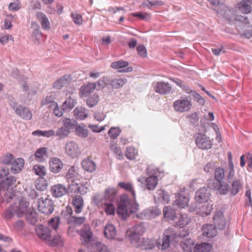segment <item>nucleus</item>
I'll use <instances>...</instances> for the list:
<instances>
[{
  "label": "nucleus",
  "mask_w": 252,
  "mask_h": 252,
  "mask_svg": "<svg viewBox=\"0 0 252 252\" xmlns=\"http://www.w3.org/2000/svg\"><path fill=\"white\" fill-rule=\"evenodd\" d=\"M101 207L104 209L107 215H114L115 213V208L111 203H108L105 201L101 203Z\"/></svg>",
  "instance_id": "44"
},
{
  "label": "nucleus",
  "mask_w": 252,
  "mask_h": 252,
  "mask_svg": "<svg viewBox=\"0 0 252 252\" xmlns=\"http://www.w3.org/2000/svg\"><path fill=\"white\" fill-rule=\"evenodd\" d=\"M213 204L209 202L198 203L194 211L197 215L203 217H206L211 214L213 209Z\"/></svg>",
  "instance_id": "10"
},
{
  "label": "nucleus",
  "mask_w": 252,
  "mask_h": 252,
  "mask_svg": "<svg viewBox=\"0 0 252 252\" xmlns=\"http://www.w3.org/2000/svg\"><path fill=\"white\" fill-rule=\"evenodd\" d=\"M92 252H109L107 247L100 242H96L91 248Z\"/></svg>",
  "instance_id": "45"
},
{
  "label": "nucleus",
  "mask_w": 252,
  "mask_h": 252,
  "mask_svg": "<svg viewBox=\"0 0 252 252\" xmlns=\"http://www.w3.org/2000/svg\"><path fill=\"white\" fill-rule=\"evenodd\" d=\"M104 234L108 239H114L116 235V229L112 224H108L104 228Z\"/></svg>",
  "instance_id": "34"
},
{
  "label": "nucleus",
  "mask_w": 252,
  "mask_h": 252,
  "mask_svg": "<svg viewBox=\"0 0 252 252\" xmlns=\"http://www.w3.org/2000/svg\"><path fill=\"white\" fill-rule=\"evenodd\" d=\"M21 7V2L19 0L10 2L8 5V9L10 11H18Z\"/></svg>",
  "instance_id": "62"
},
{
  "label": "nucleus",
  "mask_w": 252,
  "mask_h": 252,
  "mask_svg": "<svg viewBox=\"0 0 252 252\" xmlns=\"http://www.w3.org/2000/svg\"><path fill=\"white\" fill-rule=\"evenodd\" d=\"M126 82V79H114L110 82V85L115 89H118L123 86Z\"/></svg>",
  "instance_id": "52"
},
{
  "label": "nucleus",
  "mask_w": 252,
  "mask_h": 252,
  "mask_svg": "<svg viewBox=\"0 0 252 252\" xmlns=\"http://www.w3.org/2000/svg\"><path fill=\"white\" fill-rule=\"evenodd\" d=\"M192 105L191 100L189 96L182 97L174 102L173 108L177 112L184 113L189 111Z\"/></svg>",
  "instance_id": "6"
},
{
  "label": "nucleus",
  "mask_w": 252,
  "mask_h": 252,
  "mask_svg": "<svg viewBox=\"0 0 252 252\" xmlns=\"http://www.w3.org/2000/svg\"><path fill=\"white\" fill-rule=\"evenodd\" d=\"M62 122L63 126L55 131V136L59 139H63L68 136L70 133V130L75 126V121L69 118H63Z\"/></svg>",
  "instance_id": "5"
},
{
  "label": "nucleus",
  "mask_w": 252,
  "mask_h": 252,
  "mask_svg": "<svg viewBox=\"0 0 252 252\" xmlns=\"http://www.w3.org/2000/svg\"><path fill=\"white\" fill-rule=\"evenodd\" d=\"M49 169L54 173H59L63 167L62 160L57 158H52L49 161Z\"/></svg>",
  "instance_id": "18"
},
{
  "label": "nucleus",
  "mask_w": 252,
  "mask_h": 252,
  "mask_svg": "<svg viewBox=\"0 0 252 252\" xmlns=\"http://www.w3.org/2000/svg\"><path fill=\"white\" fill-rule=\"evenodd\" d=\"M110 150L114 154H115L117 159L122 160L124 158L122 150L121 148L118 146L117 144L114 142L111 143Z\"/></svg>",
  "instance_id": "40"
},
{
  "label": "nucleus",
  "mask_w": 252,
  "mask_h": 252,
  "mask_svg": "<svg viewBox=\"0 0 252 252\" xmlns=\"http://www.w3.org/2000/svg\"><path fill=\"white\" fill-rule=\"evenodd\" d=\"M46 167L40 164L34 165L32 168V171L36 175L40 178H43L46 174Z\"/></svg>",
  "instance_id": "41"
},
{
  "label": "nucleus",
  "mask_w": 252,
  "mask_h": 252,
  "mask_svg": "<svg viewBox=\"0 0 252 252\" xmlns=\"http://www.w3.org/2000/svg\"><path fill=\"white\" fill-rule=\"evenodd\" d=\"M37 207L39 211L45 214H50L54 210L52 201L48 198H39Z\"/></svg>",
  "instance_id": "9"
},
{
  "label": "nucleus",
  "mask_w": 252,
  "mask_h": 252,
  "mask_svg": "<svg viewBox=\"0 0 252 252\" xmlns=\"http://www.w3.org/2000/svg\"><path fill=\"white\" fill-rule=\"evenodd\" d=\"M222 14H219L225 18L229 22H233L236 20L235 12L233 9H230L225 6L223 9H221Z\"/></svg>",
  "instance_id": "28"
},
{
  "label": "nucleus",
  "mask_w": 252,
  "mask_h": 252,
  "mask_svg": "<svg viewBox=\"0 0 252 252\" xmlns=\"http://www.w3.org/2000/svg\"><path fill=\"white\" fill-rule=\"evenodd\" d=\"M35 231L37 235L40 239L45 241L46 243L50 241L51 232L49 228L40 225L36 227Z\"/></svg>",
  "instance_id": "17"
},
{
  "label": "nucleus",
  "mask_w": 252,
  "mask_h": 252,
  "mask_svg": "<svg viewBox=\"0 0 252 252\" xmlns=\"http://www.w3.org/2000/svg\"><path fill=\"white\" fill-rule=\"evenodd\" d=\"M22 86L23 91L27 93L28 99L31 100L32 96L36 94V91L32 90V89H30L28 84L26 82H23L22 83Z\"/></svg>",
  "instance_id": "48"
},
{
  "label": "nucleus",
  "mask_w": 252,
  "mask_h": 252,
  "mask_svg": "<svg viewBox=\"0 0 252 252\" xmlns=\"http://www.w3.org/2000/svg\"><path fill=\"white\" fill-rule=\"evenodd\" d=\"M117 193V190L114 188H108L105 191V197L109 200H112Z\"/></svg>",
  "instance_id": "59"
},
{
  "label": "nucleus",
  "mask_w": 252,
  "mask_h": 252,
  "mask_svg": "<svg viewBox=\"0 0 252 252\" xmlns=\"http://www.w3.org/2000/svg\"><path fill=\"white\" fill-rule=\"evenodd\" d=\"M53 102H56L54 101V97L51 95L47 96L45 98L43 99L41 101V104L42 105H49V108H51L53 106Z\"/></svg>",
  "instance_id": "60"
},
{
  "label": "nucleus",
  "mask_w": 252,
  "mask_h": 252,
  "mask_svg": "<svg viewBox=\"0 0 252 252\" xmlns=\"http://www.w3.org/2000/svg\"><path fill=\"white\" fill-rule=\"evenodd\" d=\"M99 101V96L96 94H94L88 98L87 99V104L90 107H93L96 105Z\"/></svg>",
  "instance_id": "49"
},
{
  "label": "nucleus",
  "mask_w": 252,
  "mask_h": 252,
  "mask_svg": "<svg viewBox=\"0 0 252 252\" xmlns=\"http://www.w3.org/2000/svg\"><path fill=\"white\" fill-rule=\"evenodd\" d=\"M125 155L128 159L133 160L135 158L137 155V151L135 148L132 147H129L127 148Z\"/></svg>",
  "instance_id": "51"
},
{
  "label": "nucleus",
  "mask_w": 252,
  "mask_h": 252,
  "mask_svg": "<svg viewBox=\"0 0 252 252\" xmlns=\"http://www.w3.org/2000/svg\"><path fill=\"white\" fill-rule=\"evenodd\" d=\"M212 249V245L203 243L198 244L194 247V252H210Z\"/></svg>",
  "instance_id": "37"
},
{
  "label": "nucleus",
  "mask_w": 252,
  "mask_h": 252,
  "mask_svg": "<svg viewBox=\"0 0 252 252\" xmlns=\"http://www.w3.org/2000/svg\"><path fill=\"white\" fill-rule=\"evenodd\" d=\"M184 191L185 189H183V192ZM189 200V197L183 194L182 191L181 190L176 195V199L173 203V205L176 206L178 208H185L188 205Z\"/></svg>",
  "instance_id": "14"
},
{
  "label": "nucleus",
  "mask_w": 252,
  "mask_h": 252,
  "mask_svg": "<svg viewBox=\"0 0 252 252\" xmlns=\"http://www.w3.org/2000/svg\"><path fill=\"white\" fill-rule=\"evenodd\" d=\"M213 220L215 225L219 229H223L226 224L223 213L221 211H217L214 216Z\"/></svg>",
  "instance_id": "19"
},
{
  "label": "nucleus",
  "mask_w": 252,
  "mask_h": 252,
  "mask_svg": "<svg viewBox=\"0 0 252 252\" xmlns=\"http://www.w3.org/2000/svg\"><path fill=\"white\" fill-rule=\"evenodd\" d=\"M75 133L81 138H86L88 136V130L83 126H77L75 127Z\"/></svg>",
  "instance_id": "47"
},
{
  "label": "nucleus",
  "mask_w": 252,
  "mask_h": 252,
  "mask_svg": "<svg viewBox=\"0 0 252 252\" xmlns=\"http://www.w3.org/2000/svg\"><path fill=\"white\" fill-rule=\"evenodd\" d=\"M35 17L40 23L43 30L48 31L50 29L51 25L49 20L45 13L41 11L37 12L35 13Z\"/></svg>",
  "instance_id": "21"
},
{
  "label": "nucleus",
  "mask_w": 252,
  "mask_h": 252,
  "mask_svg": "<svg viewBox=\"0 0 252 252\" xmlns=\"http://www.w3.org/2000/svg\"><path fill=\"white\" fill-rule=\"evenodd\" d=\"M193 245L194 243L190 239H187L181 243V246L186 252L189 251Z\"/></svg>",
  "instance_id": "54"
},
{
  "label": "nucleus",
  "mask_w": 252,
  "mask_h": 252,
  "mask_svg": "<svg viewBox=\"0 0 252 252\" xmlns=\"http://www.w3.org/2000/svg\"><path fill=\"white\" fill-rule=\"evenodd\" d=\"M60 222V218L58 217H54L49 221V225L53 229L56 230Z\"/></svg>",
  "instance_id": "64"
},
{
  "label": "nucleus",
  "mask_w": 252,
  "mask_h": 252,
  "mask_svg": "<svg viewBox=\"0 0 252 252\" xmlns=\"http://www.w3.org/2000/svg\"><path fill=\"white\" fill-rule=\"evenodd\" d=\"M157 243L158 241L155 239L140 238V240L137 241L132 245L134 247L141 249L150 250L154 248Z\"/></svg>",
  "instance_id": "13"
},
{
  "label": "nucleus",
  "mask_w": 252,
  "mask_h": 252,
  "mask_svg": "<svg viewBox=\"0 0 252 252\" xmlns=\"http://www.w3.org/2000/svg\"><path fill=\"white\" fill-rule=\"evenodd\" d=\"M71 81L70 75H65L57 79L53 84V88L61 90L63 87L67 86Z\"/></svg>",
  "instance_id": "23"
},
{
  "label": "nucleus",
  "mask_w": 252,
  "mask_h": 252,
  "mask_svg": "<svg viewBox=\"0 0 252 252\" xmlns=\"http://www.w3.org/2000/svg\"><path fill=\"white\" fill-rule=\"evenodd\" d=\"M47 156V148L45 147L40 148L36 150L35 153V159L38 162H43L45 160L44 157Z\"/></svg>",
  "instance_id": "36"
},
{
  "label": "nucleus",
  "mask_w": 252,
  "mask_h": 252,
  "mask_svg": "<svg viewBox=\"0 0 252 252\" xmlns=\"http://www.w3.org/2000/svg\"><path fill=\"white\" fill-rule=\"evenodd\" d=\"M10 105L15 111V113L23 119L30 120L32 118V113L29 108L21 105L17 106V104L15 102H13Z\"/></svg>",
  "instance_id": "8"
},
{
  "label": "nucleus",
  "mask_w": 252,
  "mask_h": 252,
  "mask_svg": "<svg viewBox=\"0 0 252 252\" xmlns=\"http://www.w3.org/2000/svg\"><path fill=\"white\" fill-rule=\"evenodd\" d=\"M25 164V161L22 158H17L13 160L11 163V171L12 173L16 174L20 172Z\"/></svg>",
  "instance_id": "27"
},
{
  "label": "nucleus",
  "mask_w": 252,
  "mask_h": 252,
  "mask_svg": "<svg viewBox=\"0 0 252 252\" xmlns=\"http://www.w3.org/2000/svg\"><path fill=\"white\" fill-rule=\"evenodd\" d=\"M8 173L7 170L2 169L0 174V201L2 203H8L16 197L15 195L14 187H15L16 178L14 176H9L4 179Z\"/></svg>",
  "instance_id": "2"
},
{
  "label": "nucleus",
  "mask_w": 252,
  "mask_h": 252,
  "mask_svg": "<svg viewBox=\"0 0 252 252\" xmlns=\"http://www.w3.org/2000/svg\"><path fill=\"white\" fill-rule=\"evenodd\" d=\"M65 151L68 156L72 158H77L81 154L78 145L73 141H68L65 146Z\"/></svg>",
  "instance_id": "12"
},
{
  "label": "nucleus",
  "mask_w": 252,
  "mask_h": 252,
  "mask_svg": "<svg viewBox=\"0 0 252 252\" xmlns=\"http://www.w3.org/2000/svg\"><path fill=\"white\" fill-rule=\"evenodd\" d=\"M76 104V101L72 97L69 96L63 104V110L72 109Z\"/></svg>",
  "instance_id": "43"
},
{
  "label": "nucleus",
  "mask_w": 252,
  "mask_h": 252,
  "mask_svg": "<svg viewBox=\"0 0 252 252\" xmlns=\"http://www.w3.org/2000/svg\"><path fill=\"white\" fill-rule=\"evenodd\" d=\"M119 186L131 193L133 199H130L127 195H121L117 210L118 215L123 220H126L130 214L136 213L139 210V205L135 202V193L133 185L130 183L120 182Z\"/></svg>",
  "instance_id": "1"
},
{
  "label": "nucleus",
  "mask_w": 252,
  "mask_h": 252,
  "mask_svg": "<svg viewBox=\"0 0 252 252\" xmlns=\"http://www.w3.org/2000/svg\"><path fill=\"white\" fill-rule=\"evenodd\" d=\"M80 236L82 243L84 245L89 244L93 240V233L88 225H84L80 232Z\"/></svg>",
  "instance_id": "16"
},
{
  "label": "nucleus",
  "mask_w": 252,
  "mask_h": 252,
  "mask_svg": "<svg viewBox=\"0 0 252 252\" xmlns=\"http://www.w3.org/2000/svg\"><path fill=\"white\" fill-rule=\"evenodd\" d=\"M70 16L73 20V22L76 25L81 26L83 24V17L82 16L78 13H72Z\"/></svg>",
  "instance_id": "58"
},
{
  "label": "nucleus",
  "mask_w": 252,
  "mask_h": 252,
  "mask_svg": "<svg viewBox=\"0 0 252 252\" xmlns=\"http://www.w3.org/2000/svg\"><path fill=\"white\" fill-rule=\"evenodd\" d=\"M51 191L53 196L60 197L67 193V189L65 186L58 184L53 186L51 188Z\"/></svg>",
  "instance_id": "24"
},
{
  "label": "nucleus",
  "mask_w": 252,
  "mask_h": 252,
  "mask_svg": "<svg viewBox=\"0 0 252 252\" xmlns=\"http://www.w3.org/2000/svg\"><path fill=\"white\" fill-rule=\"evenodd\" d=\"M195 143L197 146L202 150L210 149L212 146V142L210 138L205 135L197 133L195 136Z\"/></svg>",
  "instance_id": "11"
},
{
  "label": "nucleus",
  "mask_w": 252,
  "mask_h": 252,
  "mask_svg": "<svg viewBox=\"0 0 252 252\" xmlns=\"http://www.w3.org/2000/svg\"><path fill=\"white\" fill-rule=\"evenodd\" d=\"M190 221V219L187 214H181L180 217L178 218V220L175 221V226L180 228L184 227L189 223Z\"/></svg>",
  "instance_id": "33"
},
{
  "label": "nucleus",
  "mask_w": 252,
  "mask_h": 252,
  "mask_svg": "<svg viewBox=\"0 0 252 252\" xmlns=\"http://www.w3.org/2000/svg\"><path fill=\"white\" fill-rule=\"evenodd\" d=\"M47 243L51 246L61 245L63 244V241L60 235H57L52 240L50 238V241H48Z\"/></svg>",
  "instance_id": "63"
},
{
  "label": "nucleus",
  "mask_w": 252,
  "mask_h": 252,
  "mask_svg": "<svg viewBox=\"0 0 252 252\" xmlns=\"http://www.w3.org/2000/svg\"><path fill=\"white\" fill-rule=\"evenodd\" d=\"M128 65V63L120 60L119 61L113 62L111 64V67L114 69H121L124 67H126Z\"/></svg>",
  "instance_id": "57"
},
{
  "label": "nucleus",
  "mask_w": 252,
  "mask_h": 252,
  "mask_svg": "<svg viewBox=\"0 0 252 252\" xmlns=\"http://www.w3.org/2000/svg\"><path fill=\"white\" fill-rule=\"evenodd\" d=\"M74 114L75 118L80 120H84L88 116L86 109L82 107H76L74 110Z\"/></svg>",
  "instance_id": "38"
},
{
  "label": "nucleus",
  "mask_w": 252,
  "mask_h": 252,
  "mask_svg": "<svg viewBox=\"0 0 252 252\" xmlns=\"http://www.w3.org/2000/svg\"><path fill=\"white\" fill-rule=\"evenodd\" d=\"M252 5V0H243L238 4V8L243 13H250L252 11L251 5Z\"/></svg>",
  "instance_id": "29"
},
{
  "label": "nucleus",
  "mask_w": 252,
  "mask_h": 252,
  "mask_svg": "<svg viewBox=\"0 0 252 252\" xmlns=\"http://www.w3.org/2000/svg\"><path fill=\"white\" fill-rule=\"evenodd\" d=\"M145 182L148 189H154L158 184L157 177L156 175L151 174V175L146 178Z\"/></svg>",
  "instance_id": "39"
},
{
  "label": "nucleus",
  "mask_w": 252,
  "mask_h": 252,
  "mask_svg": "<svg viewBox=\"0 0 252 252\" xmlns=\"http://www.w3.org/2000/svg\"><path fill=\"white\" fill-rule=\"evenodd\" d=\"M171 88L167 83H158V93L164 94L171 91Z\"/></svg>",
  "instance_id": "55"
},
{
  "label": "nucleus",
  "mask_w": 252,
  "mask_h": 252,
  "mask_svg": "<svg viewBox=\"0 0 252 252\" xmlns=\"http://www.w3.org/2000/svg\"><path fill=\"white\" fill-rule=\"evenodd\" d=\"M72 204L75 209V212L79 214L82 212L83 207V199L80 195H75L72 200Z\"/></svg>",
  "instance_id": "30"
},
{
  "label": "nucleus",
  "mask_w": 252,
  "mask_h": 252,
  "mask_svg": "<svg viewBox=\"0 0 252 252\" xmlns=\"http://www.w3.org/2000/svg\"><path fill=\"white\" fill-rule=\"evenodd\" d=\"M243 183L239 179H235L231 185V193L233 195L237 194L242 188Z\"/></svg>",
  "instance_id": "42"
},
{
  "label": "nucleus",
  "mask_w": 252,
  "mask_h": 252,
  "mask_svg": "<svg viewBox=\"0 0 252 252\" xmlns=\"http://www.w3.org/2000/svg\"><path fill=\"white\" fill-rule=\"evenodd\" d=\"M121 132L119 127H112L108 131L109 137L113 139H115L119 136Z\"/></svg>",
  "instance_id": "53"
},
{
  "label": "nucleus",
  "mask_w": 252,
  "mask_h": 252,
  "mask_svg": "<svg viewBox=\"0 0 252 252\" xmlns=\"http://www.w3.org/2000/svg\"><path fill=\"white\" fill-rule=\"evenodd\" d=\"M47 187V181L44 178H38L35 184L36 189L39 190H44Z\"/></svg>",
  "instance_id": "50"
},
{
  "label": "nucleus",
  "mask_w": 252,
  "mask_h": 252,
  "mask_svg": "<svg viewBox=\"0 0 252 252\" xmlns=\"http://www.w3.org/2000/svg\"><path fill=\"white\" fill-rule=\"evenodd\" d=\"M164 217L168 220H174L175 218V213L174 210L169 207H165L163 208Z\"/></svg>",
  "instance_id": "46"
},
{
  "label": "nucleus",
  "mask_w": 252,
  "mask_h": 252,
  "mask_svg": "<svg viewBox=\"0 0 252 252\" xmlns=\"http://www.w3.org/2000/svg\"><path fill=\"white\" fill-rule=\"evenodd\" d=\"M81 166L87 172H93L96 170V165L91 157L84 159L81 162Z\"/></svg>",
  "instance_id": "25"
},
{
  "label": "nucleus",
  "mask_w": 252,
  "mask_h": 252,
  "mask_svg": "<svg viewBox=\"0 0 252 252\" xmlns=\"http://www.w3.org/2000/svg\"><path fill=\"white\" fill-rule=\"evenodd\" d=\"M201 230L203 235L207 238H213L217 234L216 226L212 224L207 223L203 225Z\"/></svg>",
  "instance_id": "20"
},
{
  "label": "nucleus",
  "mask_w": 252,
  "mask_h": 252,
  "mask_svg": "<svg viewBox=\"0 0 252 252\" xmlns=\"http://www.w3.org/2000/svg\"><path fill=\"white\" fill-rule=\"evenodd\" d=\"M224 176V170L222 168L218 167L215 171L216 182L221 181Z\"/></svg>",
  "instance_id": "56"
},
{
  "label": "nucleus",
  "mask_w": 252,
  "mask_h": 252,
  "mask_svg": "<svg viewBox=\"0 0 252 252\" xmlns=\"http://www.w3.org/2000/svg\"><path fill=\"white\" fill-rule=\"evenodd\" d=\"M51 109H53V113L56 116L60 117L63 116V109L60 108L57 102H53V106Z\"/></svg>",
  "instance_id": "61"
},
{
  "label": "nucleus",
  "mask_w": 252,
  "mask_h": 252,
  "mask_svg": "<svg viewBox=\"0 0 252 252\" xmlns=\"http://www.w3.org/2000/svg\"><path fill=\"white\" fill-rule=\"evenodd\" d=\"M214 188L218 190L220 194H225L229 190V186L226 183L219 181L214 183Z\"/></svg>",
  "instance_id": "31"
},
{
  "label": "nucleus",
  "mask_w": 252,
  "mask_h": 252,
  "mask_svg": "<svg viewBox=\"0 0 252 252\" xmlns=\"http://www.w3.org/2000/svg\"><path fill=\"white\" fill-rule=\"evenodd\" d=\"M30 203L25 198L21 199L18 206L13 207L10 205L5 211L3 217L6 219H10L15 214L19 217H22L29 212Z\"/></svg>",
  "instance_id": "4"
},
{
  "label": "nucleus",
  "mask_w": 252,
  "mask_h": 252,
  "mask_svg": "<svg viewBox=\"0 0 252 252\" xmlns=\"http://www.w3.org/2000/svg\"><path fill=\"white\" fill-rule=\"evenodd\" d=\"M97 84L99 87L100 82L97 83H89L81 87L79 91V95L81 97L88 96L90 94L93 93L96 88Z\"/></svg>",
  "instance_id": "15"
},
{
  "label": "nucleus",
  "mask_w": 252,
  "mask_h": 252,
  "mask_svg": "<svg viewBox=\"0 0 252 252\" xmlns=\"http://www.w3.org/2000/svg\"><path fill=\"white\" fill-rule=\"evenodd\" d=\"M208 198L209 193L207 192V189L205 187L200 188L196 192L195 198L198 203L208 202Z\"/></svg>",
  "instance_id": "26"
},
{
  "label": "nucleus",
  "mask_w": 252,
  "mask_h": 252,
  "mask_svg": "<svg viewBox=\"0 0 252 252\" xmlns=\"http://www.w3.org/2000/svg\"><path fill=\"white\" fill-rule=\"evenodd\" d=\"M172 231L171 229H168L166 231L165 235L162 239V249L164 250L168 248L170 245V238L175 237V235L172 233Z\"/></svg>",
  "instance_id": "32"
},
{
  "label": "nucleus",
  "mask_w": 252,
  "mask_h": 252,
  "mask_svg": "<svg viewBox=\"0 0 252 252\" xmlns=\"http://www.w3.org/2000/svg\"><path fill=\"white\" fill-rule=\"evenodd\" d=\"M146 229L142 224H139L129 228L126 235L129 238L131 243L133 244L137 241L140 240V236L145 232Z\"/></svg>",
  "instance_id": "7"
},
{
  "label": "nucleus",
  "mask_w": 252,
  "mask_h": 252,
  "mask_svg": "<svg viewBox=\"0 0 252 252\" xmlns=\"http://www.w3.org/2000/svg\"><path fill=\"white\" fill-rule=\"evenodd\" d=\"M157 211V209L156 208L151 207L138 214L136 216L138 218L142 220L152 219L157 217L158 215Z\"/></svg>",
  "instance_id": "22"
},
{
  "label": "nucleus",
  "mask_w": 252,
  "mask_h": 252,
  "mask_svg": "<svg viewBox=\"0 0 252 252\" xmlns=\"http://www.w3.org/2000/svg\"><path fill=\"white\" fill-rule=\"evenodd\" d=\"M210 3L214 5L215 7L213 8L218 14H222L221 9H223L225 7L224 4V0H208Z\"/></svg>",
  "instance_id": "35"
},
{
  "label": "nucleus",
  "mask_w": 252,
  "mask_h": 252,
  "mask_svg": "<svg viewBox=\"0 0 252 252\" xmlns=\"http://www.w3.org/2000/svg\"><path fill=\"white\" fill-rule=\"evenodd\" d=\"M79 174L75 166H71L66 173L65 178L68 183V189L71 192L83 194L86 192L83 190L84 187L81 184L78 178Z\"/></svg>",
  "instance_id": "3"
}]
</instances>
